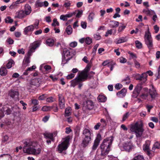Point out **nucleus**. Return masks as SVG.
Wrapping results in <instances>:
<instances>
[{"label":"nucleus","instance_id":"f257e3e1","mask_svg":"<svg viewBox=\"0 0 160 160\" xmlns=\"http://www.w3.org/2000/svg\"><path fill=\"white\" fill-rule=\"evenodd\" d=\"M24 144L23 147L24 152L34 155L39 154L40 153L41 148H39L36 149L33 147H30L32 145V142L30 139H26L24 142Z\"/></svg>","mask_w":160,"mask_h":160},{"label":"nucleus","instance_id":"f03ea898","mask_svg":"<svg viewBox=\"0 0 160 160\" xmlns=\"http://www.w3.org/2000/svg\"><path fill=\"white\" fill-rule=\"evenodd\" d=\"M91 132L88 129L85 128L83 132V137L82 142L81 144V147L86 148L88 145L91 140Z\"/></svg>","mask_w":160,"mask_h":160},{"label":"nucleus","instance_id":"7ed1b4c3","mask_svg":"<svg viewBox=\"0 0 160 160\" xmlns=\"http://www.w3.org/2000/svg\"><path fill=\"white\" fill-rule=\"evenodd\" d=\"M130 130L132 132H135L137 137H140L142 135L144 129L141 125H139L138 122H136L131 126Z\"/></svg>","mask_w":160,"mask_h":160},{"label":"nucleus","instance_id":"20e7f679","mask_svg":"<svg viewBox=\"0 0 160 160\" xmlns=\"http://www.w3.org/2000/svg\"><path fill=\"white\" fill-rule=\"evenodd\" d=\"M40 43L38 41H35L30 44L29 49L27 53L26 60H29L32 53L35 51V50L40 45Z\"/></svg>","mask_w":160,"mask_h":160},{"label":"nucleus","instance_id":"39448f33","mask_svg":"<svg viewBox=\"0 0 160 160\" xmlns=\"http://www.w3.org/2000/svg\"><path fill=\"white\" fill-rule=\"evenodd\" d=\"M70 137L69 136L64 138V140L58 146V151L61 153L63 151L66 150L69 144Z\"/></svg>","mask_w":160,"mask_h":160},{"label":"nucleus","instance_id":"423d86ee","mask_svg":"<svg viewBox=\"0 0 160 160\" xmlns=\"http://www.w3.org/2000/svg\"><path fill=\"white\" fill-rule=\"evenodd\" d=\"M144 39L146 44L149 49L152 48L153 46L152 39L151 35L149 31L146 32L144 36Z\"/></svg>","mask_w":160,"mask_h":160},{"label":"nucleus","instance_id":"0eeeda50","mask_svg":"<svg viewBox=\"0 0 160 160\" xmlns=\"http://www.w3.org/2000/svg\"><path fill=\"white\" fill-rule=\"evenodd\" d=\"M84 61L87 63H88L87 66L86 68H85L84 70L81 72L79 74L81 75L84 78L86 79H87L88 77V72L89 71L92 65V62L90 61L89 62V61Z\"/></svg>","mask_w":160,"mask_h":160},{"label":"nucleus","instance_id":"6e6552de","mask_svg":"<svg viewBox=\"0 0 160 160\" xmlns=\"http://www.w3.org/2000/svg\"><path fill=\"white\" fill-rule=\"evenodd\" d=\"M84 61L87 63H88L87 66L86 68H85L84 70L81 72L79 74L81 75L84 78L86 79H87L88 77V72L89 71L92 65V62L90 61L89 62V61Z\"/></svg>","mask_w":160,"mask_h":160},{"label":"nucleus","instance_id":"1a4fd4ad","mask_svg":"<svg viewBox=\"0 0 160 160\" xmlns=\"http://www.w3.org/2000/svg\"><path fill=\"white\" fill-rule=\"evenodd\" d=\"M86 80L84 77L79 74L78 76L71 81V87H75L79 83Z\"/></svg>","mask_w":160,"mask_h":160},{"label":"nucleus","instance_id":"9d476101","mask_svg":"<svg viewBox=\"0 0 160 160\" xmlns=\"http://www.w3.org/2000/svg\"><path fill=\"white\" fill-rule=\"evenodd\" d=\"M112 140L111 139L107 138L103 140L102 143L101 144V149H104L105 148L110 147Z\"/></svg>","mask_w":160,"mask_h":160},{"label":"nucleus","instance_id":"9b49d317","mask_svg":"<svg viewBox=\"0 0 160 160\" xmlns=\"http://www.w3.org/2000/svg\"><path fill=\"white\" fill-rule=\"evenodd\" d=\"M100 141V139L98 137L97 138L95 139L92 148V150L90 153L91 155L94 154L95 150L99 144Z\"/></svg>","mask_w":160,"mask_h":160},{"label":"nucleus","instance_id":"f8f14e48","mask_svg":"<svg viewBox=\"0 0 160 160\" xmlns=\"http://www.w3.org/2000/svg\"><path fill=\"white\" fill-rule=\"evenodd\" d=\"M148 75L146 73H143L141 75L137 74L136 76V79L142 81L143 82H145L147 80Z\"/></svg>","mask_w":160,"mask_h":160},{"label":"nucleus","instance_id":"ddd939ff","mask_svg":"<svg viewBox=\"0 0 160 160\" xmlns=\"http://www.w3.org/2000/svg\"><path fill=\"white\" fill-rule=\"evenodd\" d=\"M58 96L60 108L61 109H62L65 108V102L64 98L61 94H59Z\"/></svg>","mask_w":160,"mask_h":160},{"label":"nucleus","instance_id":"4468645a","mask_svg":"<svg viewBox=\"0 0 160 160\" xmlns=\"http://www.w3.org/2000/svg\"><path fill=\"white\" fill-rule=\"evenodd\" d=\"M13 108V107H11L8 105H6L3 107L2 109L3 111L6 112V114L10 115L11 113Z\"/></svg>","mask_w":160,"mask_h":160},{"label":"nucleus","instance_id":"2eb2a0df","mask_svg":"<svg viewBox=\"0 0 160 160\" xmlns=\"http://www.w3.org/2000/svg\"><path fill=\"white\" fill-rule=\"evenodd\" d=\"M19 95V93L18 91L11 89L9 90L8 92V95L12 99L17 98Z\"/></svg>","mask_w":160,"mask_h":160},{"label":"nucleus","instance_id":"dca6fc26","mask_svg":"<svg viewBox=\"0 0 160 160\" xmlns=\"http://www.w3.org/2000/svg\"><path fill=\"white\" fill-rule=\"evenodd\" d=\"M149 94L152 100L155 99L156 97H158V94L156 91L153 87H152V89H149Z\"/></svg>","mask_w":160,"mask_h":160},{"label":"nucleus","instance_id":"f3484780","mask_svg":"<svg viewBox=\"0 0 160 160\" xmlns=\"http://www.w3.org/2000/svg\"><path fill=\"white\" fill-rule=\"evenodd\" d=\"M132 146V144L130 142H127L123 144L122 147L125 150L129 152L131 149Z\"/></svg>","mask_w":160,"mask_h":160},{"label":"nucleus","instance_id":"a211bd4d","mask_svg":"<svg viewBox=\"0 0 160 160\" xmlns=\"http://www.w3.org/2000/svg\"><path fill=\"white\" fill-rule=\"evenodd\" d=\"M56 133H51L49 132H45L43 134L45 138L46 139H50L52 141H53L54 138H53L54 135L56 136Z\"/></svg>","mask_w":160,"mask_h":160},{"label":"nucleus","instance_id":"6ab92c4d","mask_svg":"<svg viewBox=\"0 0 160 160\" xmlns=\"http://www.w3.org/2000/svg\"><path fill=\"white\" fill-rule=\"evenodd\" d=\"M150 144L149 141H147L143 146V150L147 152V154L149 155L150 154V152L149 151V146Z\"/></svg>","mask_w":160,"mask_h":160},{"label":"nucleus","instance_id":"aec40b11","mask_svg":"<svg viewBox=\"0 0 160 160\" xmlns=\"http://www.w3.org/2000/svg\"><path fill=\"white\" fill-rule=\"evenodd\" d=\"M142 87L141 83L138 84L135 87L134 90V92H136L137 94V96L140 93L142 89Z\"/></svg>","mask_w":160,"mask_h":160},{"label":"nucleus","instance_id":"412c9836","mask_svg":"<svg viewBox=\"0 0 160 160\" xmlns=\"http://www.w3.org/2000/svg\"><path fill=\"white\" fill-rule=\"evenodd\" d=\"M63 53L64 56H66L67 58L66 59V60H70L71 57L70 55V51H69L67 49L65 48L63 50Z\"/></svg>","mask_w":160,"mask_h":160},{"label":"nucleus","instance_id":"4be33fe9","mask_svg":"<svg viewBox=\"0 0 160 160\" xmlns=\"http://www.w3.org/2000/svg\"><path fill=\"white\" fill-rule=\"evenodd\" d=\"M32 11L31 7L28 4H26L25 6L24 12L26 16L29 15Z\"/></svg>","mask_w":160,"mask_h":160},{"label":"nucleus","instance_id":"5701e85b","mask_svg":"<svg viewBox=\"0 0 160 160\" xmlns=\"http://www.w3.org/2000/svg\"><path fill=\"white\" fill-rule=\"evenodd\" d=\"M110 147H107V148H105L104 149H101V155L102 156L104 157L108 154L110 151Z\"/></svg>","mask_w":160,"mask_h":160},{"label":"nucleus","instance_id":"b1692460","mask_svg":"<svg viewBox=\"0 0 160 160\" xmlns=\"http://www.w3.org/2000/svg\"><path fill=\"white\" fill-rule=\"evenodd\" d=\"M16 14L17 15V17L19 18H23L27 16L23 10H21L17 12Z\"/></svg>","mask_w":160,"mask_h":160},{"label":"nucleus","instance_id":"393cba45","mask_svg":"<svg viewBox=\"0 0 160 160\" xmlns=\"http://www.w3.org/2000/svg\"><path fill=\"white\" fill-rule=\"evenodd\" d=\"M8 71L4 67H2L0 68V75L2 76H4L7 74Z\"/></svg>","mask_w":160,"mask_h":160},{"label":"nucleus","instance_id":"a878e982","mask_svg":"<svg viewBox=\"0 0 160 160\" xmlns=\"http://www.w3.org/2000/svg\"><path fill=\"white\" fill-rule=\"evenodd\" d=\"M119 24V22H118L112 21L110 22L109 25L112 28H114L118 27Z\"/></svg>","mask_w":160,"mask_h":160},{"label":"nucleus","instance_id":"bb28decb","mask_svg":"<svg viewBox=\"0 0 160 160\" xmlns=\"http://www.w3.org/2000/svg\"><path fill=\"white\" fill-rule=\"evenodd\" d=\"M128 40V38L126 37H122L121 38H119L117 39L116 43L117 44L123 42H126Z\"/></svg>","mask_w":160,"mask_h":160},{"label":"nucleus","instance_id":"cd10ccee","mask_svg":"<svg viewBox=\"0 0 160 160\" xmlns=\"http://www.w3.org/2000/svg\"><path fill=\"white\" fill-rule=\"evenodd\" d=\"M127 92V89L125 88L122 89L120 91L117 93V95L120 96V97H123L124 96Z\"/></svg>","mask_w":160,"mask_h":160},{"label":"nucleus","instance_id":"c85d7f7f","mask_svg":"<svg viewBox=\"0 0 160 160\" xmlns=\"http://www.w3.org/2000/svg\"><path fill=\"white\" fill-rule=\"evenodd\" d=\"M34 28L33 25H31L26 27L24 29V33L26 34L29 31H33Z\"/></svg>","mask_w":160,"mask_h":160},{"label":"nucleus","instance_id":"c756f323","mask_svg":"<svg viewBox=\"0 0 160 160\" xmlns=\"http://www.w3.org/2000/svg\"><path fill=\"white\" fill-rule=\"evenodd\" d=\"M86 107L88 109L91 110L92 109L93 107V102L92 101H87L86 102Z\"/></svg>","mask_w":160,"mask_h":160},{"label":"nucleus","instance_id":"7c9ffc66","mask_svg":"<svg viewBox=\"0 0 160 160\" xmlns=\"http://www.w3.org/2000/svg\"><path fill=\"white\" fill-rule=\"evenodd\" d=\"M46 42L48 46L51 47L54 45V41L53 39L49 38L47 40Z\"/></svg>","mask_w":160,"mask_h":160},{"label":"nucleus","instance_id":"2f4dec72","mask_svg":"<svg viewBox=\"0 0 160 160\" xmlns=\"http://www.w3.org/2000/svg\"><path fill=\"white\" fill-rule=\"evenodd\" d=\"M19 3H20V1H19V0L13 2L12 5L10 6L9 7L10 8L12 9L15 8L18 5Z\"/></svg>","mask_w":160,"mask_h":160},{"label":"nucleus","instance_id":"473e14b6","mask_svg":"<svg viewBox=\"0 0 160 160\" xmlns=\"http://www.w3.org/2000/svg\"><path fill=\"white\" fill-rule=\"evenodd\" d=\"M98 100L100 102H105L107 99V98L102 95H99L98 98Z\"/></svg>","mask_w":160,"mask_h":160},{"label":"nucleus","instance_id":"72a5a7b5","mask_svg":"<svg viewBox=\"0 0 160 160\" xmlns=\"http://www.w3.org/2000/svg\"><path fill=\"white\" fill-rule=\"evenodd\" d=\"M66 31L68 35L71 34L72 32V28L70 25L68 26L66 29Z\"/></svg>","mask_w":160,"mask_h":160},{"label":"nucleus","instance_id":"f704fd0d","mask_svg":"<svg viewBox=\"0 0 160 160\" xmlns=\"http://www.w3.org/2000/svg\"><path fill=\"white\" fill-rule=\"evenodd\" d=\"M122 81L126 84H128L131 82L130 79V77L128 76L122 80Z\"/></svg>","mask_w":160,"mask_h":160},{"label":"nucleus","instance_id":"c9c22d12","mask_svg":"<svg viewBox=\"0 0 160 160\" xmlns=\"http://www.w3.org/2000/svg\"><path fill=\"white\" fill-rule=\"evenodd\" d=\"M15 62L13 61H12L11 62H9L6 65V67L8 69L10 68L12 65H14Z\"/></svg>","mask_w":160,"mask_h":160},{"label":"nucleus","instance_id":"e433bc0d","mask_svg":"<svg viewBox=\"0 0 160 160\" xmlns=\"http://www.w3.org/2000/svg\"><path fill=\"white\" fill-rule=\"evenodd\" d=\"M132 160H144V159L142 156L139 155L134 157Z\"/></svg>","mask_w":160,"mask_h":160},{"label":"nucleus","instance_id":"4c0bfd02","mask_svg":"<svg viewBox=\"0 0 160 160\" xmlns=\"http://www.w3.org/2000/svg\"><path fill=\"white\" fill-rule=\"evenodd\" d=\"M65 113L66 116H68L70 115L71 113V108L70 107H68L66 109Z\"/></svg>","mask_w":160,"mask_h":160},{"label":"nucleus","instance_id":"58836bf2","mask_svg":"<svg viewBox=\"0 0 160 160\" xmlns=\"http://www.w3.org/2000/svg\"><path fill=\"white\" fill-rule=\"evenodd\" d=\"M6 23H12L13 22V20L10 17H8L5 19Z\"/></svg>","mask_w":160,"mask_h":160},{"label":"nucleus","instance_id":"ea45409f","mask_svg":"<svg viewBox=\"0 0 160 160\" xmlns=\"http://www.w3.org/2000/svg\"><path fill=\"white\" fill-rule=\"evenodd\" d=\"M94 14L93 12H91L90 13L88 17V18L90 21H92L94 18Z\"/></svg>","mask_w":160,"mask_h":160},{"label":"nucleus","instance_id":"a19ab883","mask_svg":"<svg viewBox=\"0 0 160 160\" xmlns=\"http://www.w3.org/2000/svg\"><path fill=\"white\" fill-rule=\"evenodd\" d=\"M32 84L36 86H38L40 84L38 79H35L32 82Z\"/></svg>","mask_w":160,"mask_h":160},{"label":"nucleus","instance_id":"79ce46f5","mask_svg":"<svg viewBox=\"0 0 160 160\" xmlns=\"http://www.w3.org/2000/svg\"><path fill=\"white\" fill-rule=\"evenodd\" d=\"M52 25L53 26L55 27L56 26L59 25V23L57 21L56 18H54L53 20V23L52 24Z\"/></svg>","mask_w":160,"mask_h":160},{"label":"nucleus","instance_id":"37998d69","mask_svg":"<svg viewBox=\"0 0 160 160\" xmlns=\"http://www.w3.org/2000/svg\"><path fill=\"white\" fill-rule=\"evenodd\" d=\"M136 47L138 48H141L142 47V43L138 41H136L135 42Z\"/></svg>","mask_w":160,"mask_h":160},{"label":"nucleus","instance_id":"c03bdc74","mask_svg":"<svg viewBox=\"0 0 160 160\" xmlns=\"http://www.w3.org/2000/svg\"><path fill=\"white\" fill-rule=\"evenodd\" d=\"M128 53L130 55L131 59H135L137 58L136 55L132 52H129Z\"/></svg>","mask_w":160,"mask_h":160},{"label":"nucleus","instance_id":"a18cd8bd","mask_svg":"<svg viewBox=\"0 0 160 160\" xmlns=\"http://www.w3.org/2000/svg\"><path fill=\"white\" fill-rule=\"evenodd\" d=\"M85 42L88 44H90L92 42V39L89 37H87L85 38Z\"/></svg>","mask_w":160,"mask_h":160},{"label":"nucleus","instance_id":"49530a36","mask_svg":"<svg viewBox=\"0 0 160 160\" xmlns=\"http://www.w3.org/2000/svg\"><path fill=\"white\" fill-rule=\"evenodd\" d=\"M160 146V144L158 142H156L154 144L152 148V149L154 150V149L156 148L159 149V148Z\"/></svg>","mask_w":160,"mask_h":160},{"label":"nucleus","instance_id":"de8ad7c7","mask_svg":"<svg viewBox=\"0 0 160 160\" xmlns=\"http://www.w3.org/2000/svg\"><path fill=\"white\" fill-rule=\"evenodd\" d=\"M93 36L94 38L97 40H100L101 38L99 34L98 33H97L96 34H94Z\"/></svg>","mask_w":160,"mask_h":160},{"label":"nucleus","instance_id":"09e8293b","mask_svg":"<svg viewBox=\"0 0 160 160\" xmlns=\"http://www.w3.org/2000/svg\"><path fill=\"white\" fill-rule=\"evenodd\" d=\"M101 123L102 124V127L103 128L105 126L107 125L106 121L103 118H102L100 120Z\"/></svg>","mask_w":160,"mask_h":160},{"label":"nucleus","instance_id":"8fccbe9b","mask_svg":"<svg viewBox=\"0 0 160 160\" xmlns=\"http://www.w3.org/2000/svg\"><path fill=\"white\" fill-rule=\"evenodd\" d=\"M46 101L48 102H51L55 101V100L53 97H51L47 98Z\"/></svg>","mask_w":160,"mask_h":160},{"label":"nucleus","instance_id":"3c124183","mask_svg":"<svg viewBox=\"0 0 160 160\" xmlns=\"http://www.w3.org/2000/svg\"><path fill=\"white\" fill-rule=\"evenodd\" d=\"M148 96V94L147 93H142L140 96V97L142 99H146Z\"/></svg>","mask_w":160,"mask_h":160},{"label":"nucleus","instance_id":"603ef678","mask_svg":"<svg viewBox=\"0 0 160 160\" xmlns=\"http://www.w3.org/2000/svg\"><path fill=\"white\" fill-rule=\"evenodd\" d=\"M39 24V21L38 20H36L35 21V22L33 26L34 28L37 29L38 28V26Z\"/></svg>","mask_w":160,"mask_h":160},{"label":"nucleus","instance_id":"864d4df0","mask_svg":"<svg viewBox=\"0 0 160 160\" xmlns=\"http://www.w3.org/2000/svg\"><path fill=\"white\" fill-rule=\"evenodd\" d=\"M51 108L50 107L44 106L42 108V110L43 111H47L50 110Z\"/></svg>","mask_w":160,"mask_h":160},{"label":"nucleus","instance_id":"5fc2aeb1","mask_svg":"<svg viewBox=\"0 0 160 160\" xmlns=\"http://www.w3.org/2000/svg\"><path fill=\"white\" fill-rule=\"evenodd\" d=\"M129 116V112H127L123 116L122 121H125L126 119L128 118Z\"/></svg>","mask_w":160,"mask_h":160},{"label":"nucleus","instance_id":"6e6d98bb","mask_svg":"<svg viewBox=\"0 0 160 160\" xmlns=\"http://www.w3.org/2000/svg\"><path fill=\"white\" fill-rule=\"evenodd\" d=\"M100 126L102 127V124L100 122H98L94 126V129L95 130H98Z\"/></svg>","mask_w":160,"mask_h":160},{"label":"nucleus","instance_id":"4d7b16f0","mask_svg":"<svg viewBox=\"0 0 160 160\" xmlns=\"http://www.w3.org/2000/svg\"><path fill=\"white\" fill-rule=\"evenodd\" d=\"M75 76V75L73 73H71L68 75L67 77V78L68 79H70L73 78Z\"/></svg>","mask_w":160,"mask_h":160},{"label":"nucleus","instance_id":"13d9d810","mask_svg":"<svg viewBox=\"0 0 160 160\" xmlns=\"http://www.w3.org/2000/svg\"><path fill=\"white\" fill-rule=\"evenodd\" d=\"M71 4V3L70 1L68 2H65L64 5L63 6L66 8H68V7L70 6Z\"/></svg>","mask_w":160,"mask_h":160},{"label":"nucleus","instance_id":"bf43d9fd","mask_svg":"<svg viewBox=\"0 0 160 160\" xmlns=\"http://www.w3.org/2000/svg\"><path fill=\"white\" fill-rule=\"evenodd\" d=\"M70 49L71 50V51H70V55L71 57L72 58V57L73 56L75 55L76 54V51L74 49H71V48H70Z\"/></svg>","mask_w":160,"mask_h":160},{"label":"nucleus","instance_id":"052dcab7","mask_svg":"<svg viewBox=\"0 0 160 160\" xmlns=\"http://www.w3.org/2000/svg\"><path fill=\"white\" fill-rule=\"evenodd\" d=\"M122 85L121 84H117L115 86V88L117 89H119L122 87Z\"/></svg>","mask_w":160,"mask_h":160},{"label":"nucleus","instance_id":"680f3d73","mask_svg":"<svg viewBox=\"0 0 160 160\" xmlns=\"http://www.w3.org/2000/svg\"><path fill=\"white\" fill-rule=\"evenodd\" d=\"M46 98V95L43 94L39 96L38 99L40 100H43L45 99Z\"/></svg>","mask_w":160,"mask_h":160},{"label":"nucleus","instance_id":"e2e57ef3","mask_svg":"<svg viewBox=\"0 0 160 160\" xmlns=\"http://www.w3.org/2000/svg\"><path fill=\"white\" fill-rule=\"evenodd\" d=\"M77 43L76 42H71L70 44V47H72V48H74L75 47H76L77 46Z\"/></svg>","mask_w":160,"mask_h":160},{"label":"nucleus","instance_id":"0e129e2a","mask_svg":"<svg viewBox=\"0 0 160 160\" xmlns=\"http://www.w3.org/2000/svg\"><path fill=\"white\" fill-rule=\"evenodd\" d=\"M30 62L29 61H23L22 65L24 67L27 66Z\"/></svg>","mask_w":160,"mask_h":160},{"label":"nucleus","instance_id":"69168bd1","mask_svg":"<svg viewBox=\"0 0 160 160\" xmlns=\"http://www.w3.org/2000/svg\"><path fill=\"white\" fill-rule=\"evenodd\" d=\"M9 137L7 135H5L3 136L2 139V142H5L7 141Z\"/></svg>","mask_w":160,"mask_h":160},{"label":"nucleus","instance_id":"338daca9","mask_svg":"<svg viewBox=\"0 0 160 160\" xmlns=\"http://www.w3.org/2000/svg\"><path fill=\"white\" fill-rule=\"evenodd\" d=\"M81 26L82 28L85 29L87 27V23L84 22H81Z\"/></svg>","mask_w":160,"mask_h":160},{"label":"nucleus","instance_id":"774afa93","mask_svg":"<svg viewBox=\"0 0 160 160\" xmlns=\"http://www.w3.org/2000/svg\"><path fill=\"white\" fill-rule=\"evenodd\" d=\"M155 76L157 77V79H159L160 78V65L158 69V74H155Z\"/></svg>","mask_w":160,"mask_h":160}]
</instances>
